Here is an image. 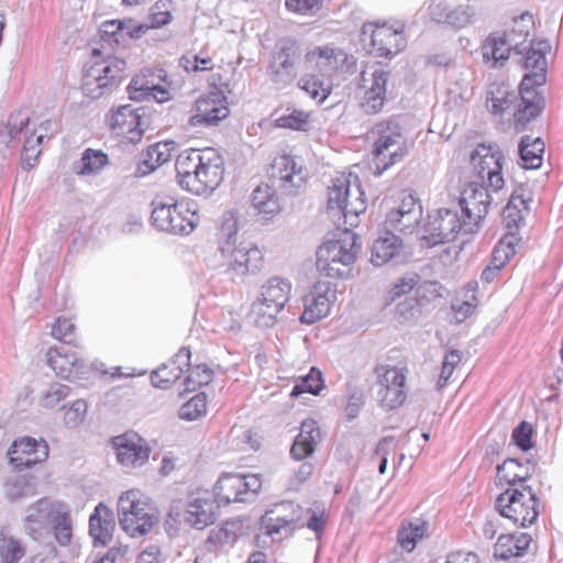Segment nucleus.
Wrapping results in <instances>:
<instances>
[{
	"label": "nucleus",
	"mask_w": 563,
	"mask_h": 563,
	"mask_svg": "<svg viewBox=\"0 0 563 563\" xmlns=\"http://www.w3.org/2000/svg\"><path fill=\"white\" fill-rule=\"evenodd\" d=\"M366 208L365 192L356 175H342L333 179L328 189L327 212L339 228L343 227V232L339 239L329 240L319 247L316 265L321 275L332 278L350 275L361 249L356 234L350 228L357 227L358 217Z\"/></svg>",
	"instance_id": "f257e3e1"
},
{
	"label": "nucleus",
	"mask_w": 563,
	"mask_h": 563,
	"mask_svg": "<svg viewBox=\"0 0 563 563\" xmlns=\"http://www.w3.org/2000/svg\"><path fill=\"white\" fill-rule=\"evenodd\" d=\"M306 183V174L289 155L276 157L268 170V183L258 185L252 192V206L268 220L282 210L279 196L294 195Z\"/></svg>",
	"instance_id": "f03ea898"
},
{
	"label": "nucleus",
	"mask_w": 563,
	"mask_h": 563,
	"mask_svg": "<svg viewBox=\"0 0 563 563\" xmlns=\"http://www.w3.org/2000/svg\"><path fill=\"white\" fill-rule=\"evenodd\" d=\"M218 251L224 260L223 265L236 276L255 273L262 266L263 254L256 246L238 245V220L233 216L227 218L219 232Z\"/></svg>",
	"instance_id": "7ed1b4c3"
},
{
	"label": "nucleus",
	"mask_w": 563,
	"mask_h": 563,
	"mask_svg": "<svg viewBox=\"0 0 563 563\" xmlns=\"http://www.w3.org/2000/svg\"><path fill=\"white\" fill-rule=\"evenodd\" d=\"M151 206L150 222L157 231L187 235L198 224V213L190 210L187 203L174 201L173 198H155Z\"/></svg>",
	"instance_id": "20e7f679"
},
{
	"label": "nucleus",
	"mask_w": 563,
	"mask_h": 563,
	"mask_svg": "<svg viewBox=\"0 0 563 563\" xmlns=\"http://www.w3.org/2000/svg\"><path fill=\"white\" fill-rule=\"evenodd\" d=\"M495 505L500 516L522 528L532 525L540 514L539 499L529 485L508 487L498 495Z\"/></svg>",
	"instance_id": "39448f33"
},
{
	"label": "nucleus",
	"mask_w": 563,
	"mask_h": 563,
	"mask_svg": "<svg viewBox=\"0 0 563 563\" xmlns=\"http://www.w3.org/2000/svg\"><path fill=\"white\" fill-rule=\"evenodd\" d=\"M291 284L277 276L269 278L261 288L260 297L252 303L250 316L258 328H271L277 314L290 298Z\"/></svg>",
	"instance_id": "423d86ee"
},
{
	"label": "nucleus",
	"mask_w": 563,
	"mask_h": 563,
	"mask_svg": "<svg viewBox=\"0 0 563 563\" xmlns=\"http://www.w3.org/2000/svg\"><path fill=\"white\" fill-rule=\"evenodd\" d=\"M462 230L467 234L476 231L475 224L464 216L460 217L456 209H438L428 214L424 224L426 239L433 245L453 242Z\"/></svg>",
	"instance_id": "0eeeda50"
},
{
	"label": "nucleus",
	"mask_w": 563,
	"mask_h": 563,
	"mask_svg": "<svg viewBox=\"0 0 563 563\" xmlns=\"http://www.w3.org/2000/svg\"><path fill=\"white\" fill-rule=\"evenodd\" d=\"M300 57L299 44L290 38L282 40L271 53L266 74L278 89L289 86L296 79Z\"/></svg>",
	"instance_id": "6e6552de"
},
{
	"label": "nucleus",
	"mask_w": 563,
	"mask_h": 563,
	"mask_svg": "<svg viewBox=\"0 0 563 563\" xmlns=\"http://www.w3.org/2000/svg\"><path fill=\"white\" fill-rule=\"evenodd\" d=\"M124 60H114L112 64L95 63L85 69L82 76V91L86 96L98 99L121 84L124 70Z\"/></svg>",
	"instance_id": "1a4fd4ad"
},
{
	"label": "nucleus",
	"mask_w": 563,
	"mask_h": 563,
	"mask_svg": "<svg viewBox=\"0 0 563 563\" xmlns=\"http://www.w3.org/2000/svg\"><path fill=\"white\" fill-rule=\"evenodd\" d=\"M124 60H114L112 64L95 63L85 69L82 76V91L86 96L98 99L121 84L124 70Z\"/></svg>",
	"instance_id": "9d476101"
},
{
	"label": "nucleus",
	"mask_w": 563,
	"mask_h": 563,
	"mask_svg": "<svg viewBox=\"0 0 563 563\" xmlns=\"http://www.w3.org/2000/svg\"><path fill=\"white\" fill-rule=\"evenodd\" d=\"M375 373L379 405L386 410L402 406L407 398L406 369L380 364L375 367Z\"/></svg>",
	"instance_id": "9b49d317"
},
{
	"label": "nucleus",
	"mask_w": 563,
	"mask_h": 563,
	"mask_svg": "<svg viewBox=\"0 0 563 563\" xmlns=\"http://www.w3.org/2000/svg\"><path fill=\"white\" fill-rule=\"evenodd\" d=\"M503 159L501 151L494 145L479 144L471 154V163L477 177L494 192L500 190L505 185L501 175Z\"/></svg>",
	"instance_id": "f8f14e48"
},
{
	"label": "nucleus",
	"mask_w": 563,
	"mask_h": 563,
	"mask_svg": "<svg viewBox=\"0 0 563 563\" xmlns=\"http://www.w3.org/2000/svg\"><path fill=\"white\" fill-rule=\"evenodd\" d=\"M369 41V53L376 57L391 58L406 47L402 32L374 23H365L362 26V41Z\"/></svg>",
	"instance_id": "ddd939ff"
},
{
	"label": "nucleus",
	"mask_w": 563,
	"mask_h": 563,
	"mask_svg": "<svg viewBox=\"0 0 563 563\" xmlns=\"http://www.w3.org/2000/svg\"><path fill=\"white\" fill-rule=\"evenodd\" d=\"M198 168L191 181H186V190L197 196L209 195L223 180V159L213 148H206Z\"/></svg>",
	"instance_id": "4468645a"
},
{
	"label": "nucleus",
	"mask_w": 563,
	"mask_h": 563,
	"mask_svg": "<svg viewBox=\"0 0 563 563\" xmlns=\"http://www.w3.org/2000/svg\"><path fill=\"white\" fill-rule=\"evenodd\" d=\"M302 518V508L292 501H283L267 510L261 519V529L268 536L289 537Z\"/></svg>",
	"instance_id": "2eb2a0df"
},
{
	"label": "nucleus",
	"mask_w": 563,
	"mask_h": 563,
	"mask_svg": "<svg viewBox=\"0 0 563 563\" xmlns=\"http://www.w3.org/2000/svg\"><path fill=\"white\" fill-rule=\"evenodd\" d=\"M389 79L390 71L382 67L373 69L371 74L361 73V87L364 88L361 108L366 114H376L383 110Z\"/></svg>",
	"instance_id": "dca6fc26"
},
{
	"label": "nucleus",
	"mask_w": 563,
	"mask_h": 563,
	"mask_svg": "<svg viewBox=\"0 0 563 563\" xmlns=\"http://www.w3.org/2000/svg\"><path fill=\"white\" fill-rule=\"evenodd\" d=\"M335 288L329 282L318 280L303 297L302 323L311 324L328 316L331 303L335 300Z\"/></svg>",
	"instance_id": "f3484780"
},
{
	"label": "nucleus",
	"mask_w": 563,
	"mask_h": 563,
	"mask_svg": "<svg viewBox=\"0 0 563 563\" xmlns=\"http://www.w3.org/2000/svg\"><path fill=\"white\" fill-rule=\"evenodd\" d=\"M489 190L492 189L483 181H471L462 194L460 200L462 214L475 224V230L487 214L492 203Z\"/></svg>",
	"instance_id": "a211bd4d"
},
{
	"label": "nucleus",
	"mask_w": 563,
	"mask_h": 563,
	"mask_svg": "<svg viewBox=\"0 0 563 563\" xmlns=\"http://www.w3.org/2000/svg\"><path fill=\"white\" fill-rule=\"evenodd\" d=\"M137 111L139 108L132 104H123L108 118L111 130L123 136L121 144L124 148L141 141V114Z\"/></svg>",
	"instance_id": "6ab92c4d"
},
{
	"label": "nucleus",
	"mask_w": 563,
	"mask_h": 563,
	"mask_svg": "<svg viewBox=\"0 0 563 563\" xmlns=\"http://www.w3.org/2000/svg\"><path fill=\"white\" fill-rule=\"evenodd\" d=\"M220 506L209 492L197 493L189 496L184 520L190 527L202 530L217 520Z\"/></svg>",
	"instance_id": "aec40b11"
},
{
	"label": "nucleus",
	"mask_w": 563,
	"mask_h": 563,
	"mask_svg": "<svg viewBox=\"0 0 563 563\" xmlns=\"http://www.w3.org/2000/svg\"><path fill=\"white\" fill-rule=\"evenodd\" d=\"M8 456L14 468L19 471L31 468L48 457V445L43 440L36 441L33 438L25 437L12 443Z\"/></svg>",
	"instance_id": "412c9836"
},
{
	"label": "nucleus",
	"mask_w": 563,
	"mask_h": 563,
	"mask_svg": "<svg viewBox=\"0 0 563 563\" xmlns=\"http://www.w3.org/2000/svg\"><path fill=\"white\" fill-rule=\"evenodd\" d=\"M197 113L191 115L189 124L192 126H213L230 114L227 99L220 91H214L196 101Z\"/></svg>",
	"instance_id": "4be33fe9"
},
{
	"label": "nucleus",
	"mask_w": 563,
	"mask_h": 563,
	"mask_svg": "<svg viewBox=\"0 0 563 563\" xmlns=\"http://www.w3.org/2000/svg\"><path fill=\"white\" fill-rule=\"evenodd\" d=\"M429 14L432 21L446 24L453 29H463L476 20V10L470 4H460L450 8L442 0H433L429 5Z\"/></svg>",
	"instance_id": "5701e85b"
},
{
	"label": "nucleus",
	"mask_w": 563,
	"mask_h": 563,
	"mask_svg": "<svg viewBox=\"0 0 563 563\" xmlns=\"http://www.w3.org/2000/svg\"><path fill=\"white\" fill-rule=\"evenodd\" d=\"M120 527L131 537L141 534V493L133 488L121 494L118 500Z\"/></svg>",
	"instance_id": "b1692460"
},
{
	"label": "nucleus",
	"mask_w": 563,
	"mask_h": 563,
	"mask_svg": "<svg viewBox=\"0 0 563 563\" xmlns=\"http://www.w3.org/2000/svg\"><path fill=\"white\" fill-rule=\"evenodd\" d=\"M550 49L547 41L526 46L525 68L529 70L520 82L522 86H542L545 82L547 59L545 54Z\"/></svg>",
	"instance_id": "393cba45"
},
{
	"label": "nucleus",
	"mask_w": 563,
	"mask_h": 563,
	"mask_svg": "<svg viewBox=\"0 0 563 563\" xmlns=\"http://www.w3.org/2000/svg\"><path fill=\"white\" fill-rule=\"evenodd\" d=\"M172 81L162 68L143 69V108L144 103L155 101L164 103L170 100Z\"/></svg>",
	"instance_id": "a878e982"
},
{
	"label": "nucleus",
	"mask_w": 563,
	"mask_h": 563,
	"mask_svg": "<svg viewBox=\"0 0 563 563\" xmlns=\"http://www.w3.org/2000/svg\"><path fill=\"white\" fill-rule=\"evenodd\" d=\"M537 86L520 85V103L515 113L516 130L520 131L536 119L544 108V98L536 90Z\"/></svg>",
	"instance_id": "bb28decb"
},
{
	"label": "nucleus",
	"mask_w": 563,
	"mask_h": 563,
	"mask_svg": "<svg viewBox=\"0 0 563 563\" xmlns=\"http://www.w3.org/2000/svg\"><path fill=\"white\" fill-rule=\"evenodd\" d=\"M536 470V463L530 459L526 461V464L520 463L517 459H506L501 464L497 466L496 484H507L510 487H520L526 481H528Z\"/></svg>",
	"instance_id": "cd10ccee"
},
{
	"label": "nucleus",
	"mask_w": 563,
	"mask_h": 563,
	"mask_svg": "<svg viewBox=\"0 0 563 563\" xmlns=\"http://www.w3.org/2000/svg\"><path fill=\"white\" fill-rule=\"evenodd\" d=\"M114 528L112 510L103 503H100L89 518V533L93 539V543L96 545H107L112 540Z\"/></svg>",
	"instance_id": "c85d7f7f"
},
{
	"label": "nucleus",
	"mask_w": 563,
	"mask_h": 563,
	"mask_svg": "<svg viewBox=\"0 0 563 563\" xmlns=\"http://www.w3.org/2000/svg\"><path fill=\"white\" fill-rule=\"evenodd\" d=\"M213 499L221 507L231 503H245L249 498L242 492V475H222L213 487Z\"/></svg>",
	"instance_id": "c756f323"
},
{
	"label": "nucleus",
	"mask_w": 563,
	"mask_h": 563,
	"mask_svg": "<svg viewBox=\"0 0 563 563\" xmlns=\"http://www.w3.org/2000/svg\"><path fill=\"white\" fill-rule=\"evenodd\" d=\"M321 440V432L314 420H305L301 423L300 432L296 437L290 454L295 460L301 461L310 456L314 450L316 444Z\"/></svg>",
	"instance_id": "7c9ffc66"
},
{
	"label": "nucleus",
	"mask_w": 563,
	"mask_h": 563,
	"mask_svg": "<svg viewBox=\"0 0 563 563\" xmlns=\"http://www.w3.org/2000/svg\"><path fill=\"white\" fill-rule=\"evenodd\" d=\"M531 542V536L526 532L501 534L494 547V555L500 560L522 556L528 553Z\"/></svg>",
	"instance_id": "2f4dec72"
},
{
	"label": "nucleus",
	"mask_w": 563,
	"mask_h": 563,
	"mask_svg": "<svg viewBox=\"0 0 563 563\" xmlns=\"http://www.w3.org/2000/svg\"><path fill=\"white\" fill-rule=\"evenodd\" d=\"M373 134H377L378 139L374 142L377 154L382 153L380 148L384 150H405L404 137L401 134V128L395 118H390L384 122L375 125Z\"/></svg>",
	"instance_id": "473e14b6"
},
{
	"label": "nucleus",
	"mask_w": 563,
	"mask_h": 563,
	"mask_svg": "<svg viewBox=\"0 0 563 563\" xmlns=\"http://www.w3.org/2000/svg\"><path fill=\"white\" fill-rule=\"evenodd\" d=\"M46 356L49 367L63 378H69L80 367L79 358L65 346L49 347Z\"/></svg>",
	"instance_id": "72a5a7b5"
},
{
	"label": "nucleus",
	"mask_w": 563,
	"mask_h": 563,
	"mask_svg": "<svg viewBox=\"0 0 563 563\" xmlns=\"http://www.w3.org/2000/svg\"><path fill=\"white\" fill-rule=\"evenodd\" d=\"M511 51L515 52V46L508 45V40L501 32L490 33L482 46L484 60H492L494 65L499 63L500 66L509 58Z\"/></svg>",
	"instance_id": "f704fd0d"
},
{
	"label": "nucleus",
	"mask_w": 563,
	"mask_h": 563,
	"mask_svg": "<svg viewBox=\"0 0 563 563\" xmlns=\"http://www.w3.org/2000/svg\"><path fill=\"white\" fill-rule=\"evenodd\" d=\"M26 512L25 529L30 536L36 539V534L46 528L52 516L51 503L47 498H42L30 506Z\"/></svg>",
	"instance_id": "c9c22d12"
},
{
	"label": "nucleus",
	"mask_w": 563,
	"mask_h": 563,
	"mask_svg": "<svg viewBox=\"0 0 563 563\" xmlns=\"http://www.w3.org/2000/svg\"><path fill=\"white\" fill-rule=\"evenodd\" d=\"M205 157V150H190L180 153L175 163L178 183L183 189L186 190V181H191V178L199 169Z\"/></svg>",
	"instance_id": "e433bc0d"
},
{
	"label": "nucleus",
	"mask_w": 563,
	"mask_h": 563,
	"mask_svg": "<svg viewBox=\"0 0 563 563\" xmlns=\"http://www.w3.org/2000/svg\"><path fill=\"white\" fill-rule=\"evenodd\" d=\"M341 55L332 47H316L306 54V62L316 67L322 76L330 77L336 70Z\"/></svg>",
	"instance_id": "4c0bfd02"
},
{
	"label": "nucleus",
	"mask_w": 563,
	"mask_h": 563,
	"mask_svg": "<svg viewBox=\"0 0 563 563\" xmlns=\"http://www.w3.org/2000/svg\"><path fill=\"white\" fill-rule=\"evenodd\" d=\"M428 522L421 519L404 521L398 530L397 541L404 550L411 552L419 540L428 537Z\"/></svg>",
	"instance_id": "58836bf2"
},
{
	"label": "nucleus",
	"mask_w": 563,
	"mask_h": 563,
	"mask_svg": "<svg viewBox=\"0 0 563 563\" xmlns=\"http://www.w3.org/2000/svg\"><path fill=\"white\" fill-rule=\"evenodd\" d=\"M544 152V142L541 137L531 139L529 135L521 137L519 143V156L522 161V167L526 169H537L542 165V154Z\"/></svg>",
	"instance_id": "ea45409f"
},
{
	"label": "nucleus",
	"mask_w": 563,
	"mask_h": 563,
	"mask_svg": "<svg viewBox=\"0 0 563 563\" xmlns=\"http://www.w3.org/2000/svg\"><path fill=\"white\" fill-rule=\"evenodd\" d=\"M175 147L174 141L157 142L147 146L145 158H143V176L157 169L169 162Z\"/></svg>",
	"instance_id": "a19ab883"
},
{
	"label": "nucleus",
	"mask_w": 563,
	"mask_h": 563,
	"mask_svg": "<svg viewBox=\"0 0 563 563\" xmlns=\"http://www.w3.org/2000/svg\"><path fill=\"white\" fill-rule=\"evenodd\" d=\"M532 24V15L523 13L514 20V26L510 30L501 32L508 40V45L515 46L516 54H523L526 51L525 43L530 35Z\"/></svg>",
	"instance_id": "79ce46f5"
},
{
	"label": "nucleus",
	"mask_w": 563,
	"mask_h": 563,
	"mask_svg": "<svg viewBox=\"0 0 563 563\" xmlns=\"http://www.w3.org/2000/svg\"><path fill=\"white\" fill-rule=\"evenodd\" d=\"M401 244V239L395 234H388L385 238L377 239L372 249V263L375 266L386 264L399 252Z\"/></svg>",
	"instance_id": "37998d69"
},
{
	"label": "nucleus",
	"mask_w": 563,
	"mask_h": 563,
	"mask_svg": "<svg viewBox=\"0 0 563 563\" xmlns=\"http://www.w3.org/2000/svg\"><path fill=\"white\" fill-rule=\"evenodd\" d=\"M422 219V211H389L386 218L388 229L401 233H411Z\"/></svg>",
	"instance_id": "c03bdc74"
},
{
	"label": "nucleus",
	"mask_w": 563,
	"mask_h": 563,
	"mask_svg": "<svg viewBox=\"0 0 563 563\" xmlns=\"http://www.w3.org/2000/svg\"><path fill=\"white\" fill-rule=\"evenodd\" d=\"M119 463L123 466H134L141 456V445L129 440L128 435H119L113 439Z\"/></svg>",
	"instance_id": "a18cd8bd"
},
{
	"label": "nucleus",
	"mask_w": 563,
	"mask_h": 563,
	"mask_svg": "<svg viewBox=\"0 0 563 563\" xmlns=\"http://www.w3.org/2000/svg\"><path fill=\"white\" fill-rule=\"evenodd\" d=\"M5 497L11 501L35 495L34 484L25 475H15L4 484Z\"/></svg>",
	"instance_id": "49530a36"
},
{
	"label": "nucleus",
	"mask_w": 563,
	"mask_h": 563,
	"mask_svg": "<svg viewBox=\"0 0 563 563\" xmlns=\"http://www.w3.org/2000/svg\"><path fill=\"white\" fill-rule=\"evenodd\" d=\"M382 153L378 155L376 151V146L373 145V159L371 163V168L375 176H380L385 170H387L395 163L400 162L405 155L406 150H384L380 148Z\"/></svg>",
	"instance_id": "de8ad7c7"
},
{
	"label": "nucleus",
	"mask_w": 563,
	"mask_h": 563,
	"mask_svg": "<svg viewBox=\"0 0 563 563\" xmlns=\"http://www.w3.org/2000/svg\"><path fill=\"white\" fill-rule=\"evenodd\" d=\"M80 163L81 167L78 172L80 175H95L109 164V158L100 150L87 148L81 155Z\"/></svg>",
	"instance_id": "09e8293b"
},
{
	"label": "nucleus",
	"mask_w": 563,
	"mask_h": 563,
	"mask_svg": "<svg viewBox=\"0 0 563 563\" xmlns=\"http://www.w3.org/2000/svg\"><path fill=\"white\" fill-rule=\"evenodd\" d=\"M324 387L322 373L316 367H311L308 375L301 377L300 380L294 386L290 396L298 397L303 393L318 395Z\"/></svg>",
	"instance_id": "8fccbe9b"
},
{
	"label": "nucleus",
	"mask_w": 563,
	"mask_h": 563,
	"mask_svg": "<svg viewBox=\"0 0 563 563\" xmlns=\"http://www.w3.org/2000/svg\"><path fill=\"white\" fill-rule=\"evenodd\" d=\"M181 376V369L174 368L170 364H163L151 373L150 379L153 387L168 389Z\"/></svg>",
	"instance_id": "3c124183"
},
{
	"label": "nucleus",
	"mask_w": 563,
	"mask_h": 563,
	"mask_svg": "<svg viewBox=\"0 0 563 563\" xmlns=\"http://www.w3.org/2000/svg\"><path fill=\"white\" fill-rule=\"evenodd\" d=\"M207 412V395L199 393L184 404L179 409L180 419L192 421Z\"/></svg>",
	"instance_id": "603ef678"
},
{
	"label": "nucleus",
	"mask_w": 563,
	"mask_h": 563,
	"mask_svg": "<svg viewBox=\"0 0 563 563\" xmlns=\"http://www.w3.org/2000/svg\"><path fill=\"white\" fill-rule=\"evenodd\" d=\"M188 372L189 375L184 382L186 391H192L198 387L208 385L213 378V371L206 364H198Z\"/></svg>",
	"instance_id": "864d4df0"
},
{
	"label": "nucleus",
	"mask_w": 563,
	"mask_h": 563,
	"mask_svg": "<svg viewBox=\"0 0 563 563\" xmlns=\"http://www.w3.org/2000/svg\"><path fill=\"white\" fill-rule=\"evenodd\" d=\"M300 88L303 89L312 99L322 102L331 92V84L314 76L301 79Z\"/></svg>",
	"instance_id": "5fc2aeb1"
},
{
	"label": "nucleus",
	"mask_w": 563,
	"mask_h": 563,
	"mask_svg": "<svg viewBox=\"0 0 563 563\" xmlns=\"http://www.w3.org/2000/svg\"><path fill=\"white\" fill-rule=\"evenodd\" d=\"M422 312L423 308L415 297H406L396 306V316L401 322L415 321Z\"/></svg>",
	"instance_id": "6e6d98bb"
},
{
	"label": "nucleus",
	"mask_w": 563,
	"mask_h": 563,
	"mask_svg": "<svg viewBox=\"0 0 563 563\" xmlns=\"http://www.w3.org/2000/svg\"><path fill=\"white\" fill-rule=\"evenodd\" d=\"M308 124L309 113L296 109L276 119V126L296 131H307Z\"/></svg>",
	"instance_id": "4d7b16f0"
},
{
	"label": "nucleus",
	"mask_w": 563,
	"mask_h": 563,
	"mask_svg": "<svg viewBox=\"0 0 563 563\" xmlns=\"http://www.w3.org/2000/svg\"><path fill=\"white\" fill-rule=\"evenodd\" d=\"M172 14L166 8V3L158 1L151 9L147 21L143 22V33L148 29L162 27L170 22Z\"/></svg>",
	"instance_id": "13d9d810"
},
{
	"label": "nucleus",
	"mask_w": 563,
	"mask_h": 563,
	"mask_svg": "<svg viewBox=\"0 0 563 563\" xmlns=\"http://www.w3.org/2000/svg\"><path fill=\"white\" fill-rule=\"evenodd\" d=\"M70 388L67 385L54 383L44 390L40 397V405L45 408H54L59 401L69 395Z\"/></svg>",
	"instance_id": "bf43d9fd"
},
{
	"label": "nucleus",
	"mask_w": 563,
	"mask_h": 563,
	"mask_svg": "<svg viewBox=\"0 0 563 563\" xmlns=\"http://www.w3.org/2000/svg\"><path fill=\"white\" fill-rule=\"evenodd\" d=\"M23 554L24 550L16 540L0 537V563H18Z\"/></svg>",
	"instance_id": "052dcab7"
},
{
	"label": "nucleus",
	"mask_w": 563,
	"mask_h": 563,
	"mask_svg": "<svg viewBox=\"0 0 563 563\" xmlns=\"http://www.w3.org/2000/svg\"><path fill=\"white\" fill-rule=\"evenodd\" d=\"M141 37V22L134 19L120 20V29L118 32L117 44L126 46L131 41Z\"/></svg>",
	"instance_id": "680f3d73"
},
{
	"label": "nucleus",
	"mask_w": 563,
	"mask_h": 563,
	"mask_svg": "<svg viewBox=\"0 0 563 563\" xmlns=\"http://www.w3.org/2000/svg\"><path fill=\"white\" fill-rule=\"evenodd\" d=\"M413 297L421 303L424 310L431 301L441 297L440 286L437 282H423L420 285L418 284Z\"/></svg>",
	"instance_id": "e2e57ef3"
},
{
	"label": "nucleus",
	"mask_w": 563,
	"mask_h": 563,
	"mask_svg": "<svg viewBox=\"0 0 563 563\" xmlns=\"http://www.w3.org/2000/svg\"><path fill=\"white\" fill-rule=\"evenodd\" d=\"M533 434V427L527 421H521L512 431V442L523 452L532 448L531 437Z\"/></svg>",
	"instance_id": "0e129e2a"
},
{
	"label": "nucleus",
	"mask_w": 563,
	"mask_h": 563,
	"mask_svg": "<svg viewBox=\"0 0 563 563\" xmlns=\"http://www.w3.org/2000/svg\"><path fill=\"white\" fill-rule=\"evenodd\" d=\"M55 538L60 545H67L71 539V525L66 514H57L53 519Z\"/></svg>",
	"instance_id": "69168bd1"
},
{
	"label": "nucleus",
	"mask_w": 563,
	"mask_h": 563,
	"mask_svg": "<svg viewBox=\"0 0 563 563\" xmlns=\"http://www.w3.org/2000/svg\"><path fill=\"white\" fill-rule=\"evenodd\" d=\"M461 358L462 353L459 350H452L445 354L437 384L439 388H442L446 384L455 366L461 362Z\"/></svg>",
	"instance_id": "338daca9"
},
{
	"label": "nucleus",
	"mask_w": 563,
	"mask_h": 563,
	"mask_svg": "<svg viewBox=\"0 0 563 563\" xmlns=\"http://www.w3.org/2000/svg\"><path fill=\"white\" fill-rule=\"evenodd\" d=\"M75 324L66 318H57L56 323L53 325L52 335L65 343H74L75 340Z\"/></svg>",
	"instance_id": "774afa93"
}]
</instances>
